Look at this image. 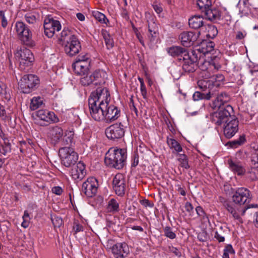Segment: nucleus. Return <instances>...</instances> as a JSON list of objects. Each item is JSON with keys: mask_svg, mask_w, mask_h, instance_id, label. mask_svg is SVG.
Returning a JSON list of instances; mask_svg holds the SVG:
<instances>
[{"mask_svg": "<svg viewBox=\"0 0 258 258\" xmlns=\"http://www.w3.org/2000/svg\"><path fill=\"white\" fill-rule=\"evenodd\" d=\"M110 93L107 88L99 87L93 92L88 99L91 117L96 121L106 122L116 120L120 116V110L113 105H109Z\"/></svg>", "mask_w": 258, "mask_h": 258, "instance_id": "nucleus-1", "label": "nucleus"}, {"mask_svg": "<svg viewBox=\"0 0 258 258\" xmlns=\"http://www.w3.org/2000/svg\"><path fill=\"white\" fill-rule=\"evenodd\" d=\"M232 200L234 203L227 202L224 206L235 220L242 223L243 220L241 216L244 215L247 209L254 207L252 205L250 206H242L250 201L249 190L244 187L239 188L233 195Z\"/></svg>", "mask_w": 258, "mask_h": 258, "instance_id": "nucleus-2", "label": "nucleus"}, {"mask_svg": "<svg viewBox=\"0 0 258 258\" xmlns=\"http://www.w3.org/2000/svg\"><path fill=\"white\" fill-rule=\"evenodd\" d=\"M127 152L124 148H110L104 159L105 165L110 168L121 169L126 164Z\"/></svg>", "mask_w": 258, "mask_h": 258, "instance_id": "nucleus-3", "label": "nucleus"}, {"mask_svg": "<svg viewBox=\"0 0 258 258\" xmlns=\"http://www.w3.org/2000/svg\"><path fill=\"white\" fill-rule=\"evenodd\" d=\"M217 108L218 111L211 114V120L216 125L221 126L233 117L231 115L233 109L231 105H226L224 107Z\"/></svg>", "mask_w": 258, "mask_h": 258, "instance_id": "nucleus-4", "label": "nucleus"}, {"mask_svg": "<svg viewBox=\"0 0 258 258\" xmlns=\"http://www.w3.org/2000/svg\"><path fill=\"white\" fill-rule=\"evenodd\" d=\"M18 38L25 45L32 46L34 41L32 40V34L28 27L22 21H17L14 26Z\"/></svg>", "mask_w": 258, "mask_h": 258, "instance_id": "nucleus-5", "label": "nucleus"}, {"mask_svg": "<svg viewBox=\"0 0 258 258\" xmlns=\"http://www.w3.org/2000/svg\"><path fill=\"white\" fill-rule=\"evenodd\" d=\"M40 83L38 77L33 74L24 75L18 83L21 92L29 94L38 87Z\"/></svg>", "mask_w": 258, "mask_h": 258, "instance_id": "nucleus-6", "label": "nucleus"}, {"mask_svg": "<svg viewBox=\"0 0 258 258\" xmlns=\"http://www.w3.org/2000/svg\"><path fill=\"white\" fill-rule=\"evenodd\" d=\"M61 164L67 167L74 165L78 160V155L70 147H61L59 150Z\"/></svg>", "mask_w": 258, "mask_h": 258, "instance_id": "nucleus-7", "label": "nucleus"}, {"mask_svg": "<svg viewBox=\"0 0 258 258\" xmlns=\"http://www.w3.org/2000/svg\"><path fill=\"white\" fill-rule=\"evenodd\" d=\"M200 70L203 72H206L205 76L206 77L210 78L211 75L218 71L221 66L216 63L215 60H205L204 57L202 55L198 57V64Z\"/></svg>", "mask_w": 258, "mask_h": 258, "instance_id": "nucleus-8", "label": "nucleus"}, {"mask_svg": "<svg viewBox=\"0 0 258 258\" xmlns=\"http://www.w3.org/2000/svg\"><path fill=\"white\" fill-rule=\"evenodd\" d=\"M15 55L16 57L19 58L20 68L22 70H24L26 67L31 66L34 60L33 53L30 50L26 48L18 50Z\"/></svg>", "mask_w": 258, "mask_h": 258, "instance_id": "nucleus-9", "label": "nucleus"}, {"mask_svg": "<svg viewBox=\"0 0 258 258\" xmlns=\"http://www.w3.org/2000/svg\"><path fill=\"white\" fill-rule=\"evenodd\" d=\"M43 27L45 35L51 38L61 30V25L58 20L48 17L44 20Z\"/></svg>", "mask_w": 258, "mask_h": 258, "instance_id": "nucleus-10", "label": "nucleus"}, {"mask_svg": "<svg viewBox=\"0 0 258 258\" xmlns=\"http://www.w3.org/2000/svg\"><path fill=\"white\" fill-rule=\"evenodd\" d=\"M124 127L120 122L112 124L105 130L106 137L112 140L122 138L124 135Z\"/></svg>", "mask_w": 258, "mask_h": 258, "instance_id": "nucleus-11", "label": "nucleus"}, {"mask_svg": "<svg viewBox=\"0 0 258 258\" xmlns=\"http://www.w3.org/2000/svg\"><path fill=\"white\" fill-rule=\"evenodd\" d=\"M182 69L185 72L192 73L196 70L198 62V54L196 51H192V55L188 53L183 56Z\"/></svg>", "mask_w": 258, "mask_h": 258, "instance_id": "nucleus-12", "label": "nucleus"}, {"mask_svg": "<svg viewBox=\"0 0 258 258\" xmlns=\"http://www.w3.org/2000/svg\"><path fill=\"white\" fill-rule=\"evenodd\" d=\"M68 41L63 44L64 51L69 56H74L78 54L81 49L80 42L77 36H73L68 39Z\"/></svg>", "mask_w": 258, "mask_h": 258, "instance_id": "nucleus-13", "label": "nucleus"}, {"mask_svg": "<svg viewBox=\"0 0 258 258\" xmlns=\"http://www.w3.org/2000/svg\"><path fill=\"white\" fill-rule=\"evenodd\" d=\"M98 188V182L94 177L88 178L83 182L82 192L87 197H92L95 195Z\"/></svg>", "mask_w": 258, "mask_h": 258, "instance_id": "nucleus-14", "label": "nucleus"}, {"mask_svg": "<svg viewBox=\"0 0 258 258\" xmlns=\"http://www.w3.org/2000/svg\"><path fill=\"white\" fill-rule=\"evenodd\" d=\"M112 187L115 194L119 196H123L125 194L126 184L124 175L118 173L112 180Z\"/></svg>", "mask_w": 258, "mask_h": 258, "instance_id": "nucleus-15", "label": "nucleus"}, {"mask_svg": "<svg viewBox=\"0 0 258 258\" xmlns=\"http://www.w3.org/2000/svg\"><path fill=\"white\" fill-rule=\"evenodd\" d=\"M36 116L40 120L44 122L42 125H45L51 123H56L59 121L58 117L52 111L46 109H40L36 111Z\"/></svg>", "mask_w": 258, "mask_h": 258, "instance_id": "nucleus-16", "label": "nucleus"}, {"mask_svg": "<svg viewBox=\"0 0 258 258\" xmlns=\"http://www.w3.org/2000/svg\"><path fill=\"white\" fill-rule=\"evenodd\" d=\"M238 131V121L233 116L223 124V133L226 138L230 139Z\"/></svg>", "mask_w": 258, "mask_h": 258, "instance_id": "nucleus-17", "label": "nucleus"}, {"mask_svg": "<svg viewBox=\"0 0 258 258\" xmlns=\"http://www.w3.org/2000/svg\"><path fill=\"white\" fill-rule=\"evenodd\" d=\"M199 33L192 31H184L179 36L181 44L185 47H190L197 40Z\"/></svg>", "mask_w": 258, "mask_h": 258, "instance_id": "nucleus-18", "label": "nucleus"}, {"mask_svg": "<svg viewBox=\"0 0 258 258\" xmlns=\"http://www.w3.org/2000/svg\"><path fill=\"white\" fill-rule=\"evenodd\" d=\"M201 11L204 14L207 20L212 22H217L220 20L221 17V13L219 10L212 5Z\"/></svg>", "mask_w": 258, "mask_h": 258, "instance_id": "nucleus-19", "label": "nucleus"}, {"mask_svg": "<svg viewBox=\"0 0 258 258\" xmlns=\"http://www.w3.org/2000/svg\"><path fill=\"white\" fill-rule=\"evenodd\" d=\"M86 175V170L84 163L80 161L71 170V175L75 180H82Z\"/></svg>", "mask_w": 258, "mask_h": 258, "instance_id": "nucleus-20", "label": "nucleus"}, {"mask_svg": "<svg viewBox=\"0 0 258 258\" xmlns=\"http://www.w3.org/2000/svg\"><path fill=\"white\" fill-rule=\"evenodd\" d=\"M228 167L234 174L243 175L245 173V169L243 164L236 159H228L227 161Z\"/></svg>", "mask_w": 258, "mask_h": 258, "instance_id": "nucleus-21", "label": "nucleus"}, {"mask_svg": "<svg viewBox=\"0 0 258 258\" xmlns=\"http://www.w3.org/2000/svg\"><path fill=\"white\" fill-rule=\"evenodd\" d=\"M128 251V248L125 243H117L112 248V252L115 258H123Z\"/></svg>", "mask_w": 258, "mask_h": 258, "instance_id": "nucleus-22", "label": "nucleus"}, {"mask_svg": "<svg viewBox=\"0 0 258 258\" xmlns=\"http://www.w3.org/2000/svg\"><path fill=\"white\" fill-rule=\"evenodd\" d=\"M49 134L52 143L56 145L59 143L61 141L63 132L61 127L56 125L50 128Z\"/></svg>", "mask_w": 258, "mask_h": 258, "instance_id": "nucleus-23", "label": "nucleus"}, {"mask_svg": "<svg viewBox=\"0 0 258 258\" xmlns=\"http://www.w3.org/2000/svg\"><path fill=\"white\" fill-rule=\"evenodd\" d=\"M168 53L172 57H177L179 60L183 58L188 53L186 49L179 46H172L167 49Z\"/></svg>", "mask_w": 258, "mask_h": 258, "instance_id": "nucleus-24", "label": "nucleus"}, {"mask_svg": "<svg viewBox=\"0 0 258 258\" xmlns=\"http://www.w3.org/2000/svg\"><path fill=\"white\" fill-rule=\"evenodd\" d=\"M214 46L213 42L205 41L202 43L199 48L195 51L198 55L199 54V56L202 55L204 57L206 54L211 53L214 50Z\"/></svg>", "mask_w": 258, "mask_h": 258, "instance_id": "nucleus-25", "label": "nucleus"}, {"mask_svg": "<svg viewBox=\"0 0 258 258\" xmlns=\"http://www.w3.org/2000/svg\"><path fill=\"white\" fill-rule=\"evenodd\" d=\"M197 84L202 91L213 92L214 93V96L216 95L215 91L214 90L215 86L213 80L208 79H201L198 81Z\"/></svg>", "mask_w": 258, "mask_h": 258, "instance_id": "nucleus-26", "label": "nucleus"}, {"mask_svg": "<svg viewBox=\"0 0 258 258\" xmlns=\"http://www.w3.org/2000/svg\"><path fill=\"white\" fill-rule=\"evenodd\" d=\"M229 99V97L226 93H221L217 96L216 99L213 101L212 107L215 109L217 108L224 107L228 105L227 102Z\"/></svg>", "mask_w": 258, "mask_h": 258, "instance_id": "nucleus-27", "label": "nucleus"}, {"mask_svg": "<svg viewBox=\"0 0 258 258\" xmlns=\"http://www.w3.org/2000/svg\"><path fill=\"white\" fill-rule=\"evenodd\" d=\"M94 85H102L105 83L107 75L103 70H96L92 74Z\"/></svg>", "mask_w": 258, "mask_h": 258, "instance_id": "nucleus-28", "label": "nucleus"}, {"mask_svg": "<svg viewBox=\"0 0 258 258\" xmlns=\"http://www.w3.org/2000/svg\"><path fill=\"white\" fill-rule=\"evenodd\" d=\"M11 90L4 82L0 81V96L4 102H8L11 98Z\"/></svg>", "mask_w": 258, "mask_h": 258, "instance_id": "nucleus-29", "label": "nucleus"}, {"mask_svg": "<svg viewBox=\"0 0 258 258\" xmlns=\"http://www.w3.org/2000/svg\"><path fill=\"white\" fill-rule=\"evenodd\" d=\"M188 24L193 29H199L204 25V18L200 16H192L189 19Z\"/></svg>", "mask_w": 258, "mask_h": 258, "instance_id": "nucleus-30", "label": "nucleus"}, {"mask_svg": "<svg viewBox=\"0 0 258 258\" xmlns=\"http://www.w3.org/2000/svg\"><path fill=\"white\" fill-rule=\"evenodd\" d=\"M214 96V93L213 92L202 93L196 91L193 94L192 98L194 101H199L203 99L209 100Z\"/></svg>", "mask_w": 258, "mask_h": 258, "instance_id": "nucleus-31", "label": "nucleus"}, {"mask_svg": "<svg viewBox=\"0 0 258 258\" xmlns=\"http://www.w3.org/2000/svg\"><path fill=\"white\" fill-rule=\"evenodd\" d=\"M107 212L111 213H115L119 211L118 202L114 199H110L107 204Z\"/></svg>", "mask_w": 258, "mask_h": 258, "instance_id": "nucleus-32", "label": "nucleus"}, {"mask_svg": "<svg viewBox=\"0 0 258 258\" xmlns=\"http://www.w3.org/2000/svg\"><path fill=\"white\" fill-rule=\"evenodd\" d=\"M44 103V99L40 96L34 97L31 100L30 108L35 110L40 107Z\"/></svg>", "mask_w": 258, "mask_h": 258, "instance_id": "nucleus-33", "label": "nucleus"}, {"mask_svg": "<svg viewBox=\"0 0 258 258\" xmlns=\"http://www.w3.org/2000/svg\"><path fill=\"white\" fill-rule=\"evenodd\" d=\"M167 143L170 149H173L172 152L179 153L182 151V148L180 144L175 139L172 138H167Z\"/></svg>", "mask_w": 258, "mask_h": 258, "instance_id": "nucleus-34", "label": "nucleus"}, {"mask_svg": "<svg viewBox=\"0 0 258 258\" xmlns=\"http://www.w3.org/2000/svg\"><path fill=\"white\" fill-rule=\"evenodd\" d=\"M72 67L75 73L81 76L85 75L89 70L88 68H86V66H81L80 63L78 62H74Z\"/></svg>", "mask_w": 258, "mask_h": 258, "instance_id": "nucleus-35", "label": "nucleus"}, {"mask_svg": "<svg viewBox=\"0 0 258 258\" xmlns=\"http://www.w3.org/2000/svg\"><path fill=\"white\" fill-rule=\"evenodd\" d=\"M102 35L107 49L112 48L114 46V41L111 36L106 31H102Z\"/></svg>", "mask_w": 258, "mask_h": 258, "instance_id": "nucleus-36", "label": "nucleus"}, {"mask_svg": "<svg viewBox=\"0 0 258 258\" xmlns=\"http://www.w3.org/2000/svg\"><path fill=\"white\" fill-rule=\"evenodd\" d=\"M73 36H76L72 34L71 31L68 28H64L60 33L59 39L63 41L64 43H66L67 41H69L68 39H70Z\"/></svg>", "mask_w": 258, "mask_h": 258, "instance_id": "nucleus-37", "label": "nucleus"}, {"mask_svg": "<svg viewBox=\"0 0 258 258\" xmlns=\"http://www.w3.org/2000/svg\"><path fill=\"white\" fill-rule=\"evenodd\" d=\"M245 136L242 135L240 136L239 138L236 140L229 141L227 144L229 145L230 147L232 148H236L238 147L243 145L245 142Z\"/></svg>", "mask_w": 258, "mask_h": 258, "instance_id": "nucleus-38", "label": "nucleus"}, {"mask_svg": "<svg viewBox=\"0 0 258 258\" xmlns=\"http://www.w3.org/2000/svg\"><path fill=\"white\" fill-rule=\"evenodd\" d=\"M26 21L29 24H34L39 18V15L35 12L28 13L25 15Z\"/></svg>", "mask_w": 258, "mask_h": 258, "instance_id": "nucleus-39", "label": "nucleus"}, {"mask_svg": "<svg viewBox=\"0 0 258 258\" xmlns=\"http://www.w3.org/2000/svg\"><path fill=\"white\" fill-rule=\"evenodd\" d=\"M178 160L180 162V166L185 169L189 167L188 163V159L187 156L184 154H178Z\"/></svg>", "mask_w": 258, "mask_h": 258, "instance_id": "nucleus-40", "label": "nucleus"}, {"mask_svg": "<svg viewBox=\"0 0 258 258\" xmlns=\"http://www.w3.org/2000/svg\"><path fill=\"white\" fill-rule=\"evenodd\" d=\"M207 29L208 31V33L207 34V37L213 39L218 34V32L217 28L215 26L208 25Z\"/></svg>", "mask_w": 258, "mask_h": 258, "instance_id": "nucleus-41", "label": "nucleus"}, {"mask_svg": "<svg viewBox=\"0 0 258 258\" xmlns=\"http://www.w3.org/2000/svg\"><path fill=\"white\" fill-rule=\"evenodd\" d=\"M196 211L201 220L204 222L209 221L208 216L201 206H198L196 208Z\"/></svg>", "mask_w": 258, "mask_h": 258, "instance_id": "nucleus-42", "label": "nucleus"}, {"mask_svg": "<svg viewBox=\"0 0 258 258\" xmlns=\"http://www.w3.org/2000/svg\"><path fill=\"white\" fill-rule=\"evenodd\" d=\"M92 15L97 20L102 23L106 24V21H108L105 15L99 11H93Z\"/></svg>", "mask_w": 258, "mask_h": 258, "instance_id": "nucleus-43", "label": "nucleus"}, {"mask_svg": "<svg viewBox=\"0 0 258 258\" xmlns=\"http://www.w3.org/2000/svg\"><path fill=\"white\" fill-rule=\"evenodd\" d=\"M80 78V82L83 86H88L91 84H94L92 74L90 75H85Z\"/></svg>", "mask_w": 258, "mask_h": 258, "instance_id": "nucleus-44", "label": "nucleus"}, {"mask_svg": "<svg viewBox=\"0 0 258 258\" xmlns=\"http://www.w3.org/2000/svg\"><path fill=\"white\" fill-rule=\"evenodd\" d=\"M164 235L171 239L175 238L176 235L173 229L169 226H165L163 228Z\"/></svg>", "mask_w": 258, "mask_h": 258, "instance_id": "nucleus-45", "label": "nucleus"}, {"mask_svg": "<svg viewBox=\"0 0 258 258\" xmlns=\"http://www.w3.org/2000/svg\"><path fill=\"white\" fill-rule=\"evenodd\" d=\"M197 5L199 9L202 11L206 8L212 5L211 0H197Z\"/></svg>", "mask_w": 258, "mask_h": 258, "instance_id": "nucleus-46", "label": "nucleus"}, {"mask_svg": "<svg viewBox=\"0 0 258 258\" xmlns=\"http://www.w3.org/2000/svg\"><path fill=\"white\" fill-rule=\"evenodd\" d=\"M22 218L23 221L22 222L21 226L24 228L28 227L31 218L28 211L25 210L24 211Z\"/></svg>", "mask_w": 258, "mask_h": 258, "instance_id": "nucleus-47", "label": "nucleus"}, {"mask_svg": "<svg viewBox=\"0 0 258 258\" xmlns=\"http://www.w3.org/2000/svg\"><path fill=\"white\" fill-rule=\"evenodd\" d=\"M138 80L140 83V90L142 94V95L143 96V97L145 99L147 98V90L146 88V86L144 84V80L143 78H141L140 77L138 78Z\"/></svg>", "mask_w": 258, "mask_h": 258, "instance_id": "nucleus-48", "label": "nucleus"}, {"mask_svg": "<svg viewBox=\"0 0 258 258\" xmlns=\"http://www.w3.org/2000/svg\"><path fill=\"white\" fill-rule=\"evenodd\" d=\"M51 221L54 227L59 228L63 224L62 219L58 216L52 217Z\"/></svg>", "mask_w": 258, "mask_h": 258, "instance_id": "nucleus-49", "label": "nucleus"}, {"mask_svg": "<svg viewBox=\"0 0 258 258\" xmlns=\"http://www.w3.org/2000/svg\"><path fill=\"white\" fill-rule=\"evenodd\" d=\"M0 118L2 120H6L9 119V116L7 114L5 107L0 104Z\"/></svg>", "mask_w": 258, "mask_h": 258, "instance_id": "nucleus-50", "label": "nucleus"}, {"mask_svg": "<svg viewBox=\"0 0 258 258\" xmlns=\"http://www.w3.org/2000/svg\"><path fill=\"white\" fill-rule=\"evenodd\" d=\"M152 7L157 14H160L163 11L161 4L157 1L153 3Z\"/></svg>", "mask_w": 258, "mask_h": 258, "instance_id": "nucleus-51", "label": "nucleus"}, {"mask_svg": "<svg viewBox=\"0 0 258 258\" xmlns=\"http://www.w3.org/2000/svg\"><path fill=\"white\" fill-rule=\"evenodd\" d=\"M73 229L75 233L83 231V226L78 222L75 221L73 223Z\"/></svg>", "mask_w": 258, "mask_h": 258, "instance_id": "nucleus-52", "label": "nucleus"}, {"mask_svg": "<svg viewBox=\"0 0 258 258\" xmlns=\"http://www.w3.org/2000/svg\"><path fill=\"white\" fill-rule=\"evenodd\" d=\"M148 31L149 32H158V26L154 22H151L148 23Z\"/></svg>", "mask_w": 258, "mask_h": 258, "instance_id": "nucleus-53", "label": "nucleus"}, {"mask_svg": "<svg viewBox=\"0 0 258 258\" xmlns=\"http://www.w3.org/2000/svg\"><path fill=\"white\" fill-rule=\"evenodd\" d=\"M60 143L61 144V146L68 145V147L72 146L73 144L71 141L67 138L66 133L65 135L64 136H63L62 139H61Z\"/></svg>", "mask_w": 258, "mask_h": 258, "instance_id": "nucleus-54", "label": "nucleus"}, {"mask_svg": "<svg viewBox=\"0 0 258 258\" xmlns=\"http://www.w3.org/2000/svg\"><path fill=\"white\" fill-rule=\"evenodd\" d=\"M0 17L2 19V26L6 28L8 25V22L4 11H0Z\"/></svg>", "mask_w": 258, "mask_h": 258, "instance_id": "nucleus-55", "label": "nucleus"}, {"mask_svg": "<svg viewBox=\"0 0 258 258\" xmlns=\"http://www.w3.org/2000/svg\"><path fill=\"white\" fill-rule=\"evenodd\" d=\"M198 239L202 242L207 241L208 237L207 233L205 231L200 232L198 235Z\"/></svg>", "mask_w": 258, "mask_h": 258, "instance_id": "nucleus-56", "label": "nucleus"}, {"mask_svg": "<svg viewBox=\"0 0 258 258\" xmlns=\"http://www.w3.org/2000/svg\"><path fill=\"white\" fill-rule=\"evenodd\" d=\"M251 165L254 168H258V153H255L251 159Z\"/></svg>", "mask_w": 258, "mask_h": 258, "instance_id": "nucleus-57", "label": "nucleus"}, {"mask_svg": "<svg viewBox=\"0 0 258 258\" xmlns=\"http://www.w3.org/2000/svg\"><path fill=\"white\" fill-rule=\"evenodd\" d=\"M88 60H89V56L88 54L83 55L80 54L76 58L75 62H79L81 61H82Z\"/></svg>", "mask_w": 258, "mask_h": 258, "instance_id": "nucleus-58", "label": "nucleus"}, {"mask_svg": "<svg viewBox=\"0 0 258 258\" xmlns=\"http://www.w3.org/2000/svg\"><path fill=\"white\" fill-rule=\"evenodd\" d=\"M157 32H155V33H154V32H149V33L148 35V38L151 43H152L155 41V39L157 37Z\"/></svg>", "mask_w": 258, "mask_h": 258, "instance_id": "nucleus-59", "label": "nucleus"}, {"mask_svg": "<svg viewBox=\"0 0 258 258\" xmlns=\"http://www.w3.org/2000/svg\"><path fill=\"white\" fill-rule=\"evenodd\" d=\"M170 251L177 257H180L181 255V252L176 247L173 246L170 247Z\"/></svg>", "mask_w": 258, "mask_h": 258, "instance_id": "nucleus-60", "label": "nucleus"}, {"mask_svg": "<svg viewBox=\"0 0 258 258\" xmlns=\"http://www.w3.org/2000/svg\"><path fill=\"white\" fill-rule=\"evenodd\" d=\"M210 78H212L213 79V81L214 80H215L216 82L218 81V82H220V81H222L224 80V77L223 76V75H222V74H217L216 75H213L212 76H211Z\"/></svg>", "mask_w": 258, "mask_h": 258, "instance_id": "nucleus-61", "label": "nucleus"}, {"mask_svg": "<svg viewBox=\"0 0 258 258\" xmlns=\"http://www.w3.org/2000/svg\"><path fill=\"white\" fill-rule=\"evenodd\" d=\"M67 138L70 139L72 143H74V133L72 131H67L66 132Z\"/></svg>", "mask_w": 258, "mask_h": 258, "instance_id": "nucleus-62", "label": "nucleus"}, {"mask_svg": "<svg viewBox=\"0 0 258 258\" xmlns=\"http://www.w3.org/2000/svg\"><path fill=\"white\" fill-rule=\"evenodd\" d=\"M224 252H226V253H227L228 254L230 253V254H233L234 253V250L232 246L230 244H228V245H227L224 249Z\"/></svg>", "mask_w": 258, "mask_h": 258, "instance_id": "nucleus-63", "label": "nucleus"}, {"mask_svg": "<svg viewBox=\"0 0 258 258\" xmlns=\"http://www.w3.org/2000/svg\"><path fill=\"white\" fill-rule=\"evenodd\" d=\"M52 192L56 195H60L62 192V189L60 186H55L52 188Z\"/></svg>", "mask_w": 258, "mask_h": 258, "instance_id": "nucleus-64", "label": "nucleus"}]
</instances>
